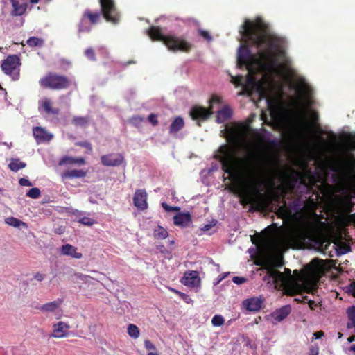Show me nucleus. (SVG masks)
<instances>
[{
    "mask_svg": "<svg viewBox=\"0 0 355 355\" xmlns=\"http://www.w3.org/2000/svg\"><path fill=\"white\" fill-rule=\"evenodd\" d=\"M313 335H314L315 339H320L322 336H324V334L322 331H318L315 332Z\"/></svg>",
    "mask_w": 355,
    "mask_h": 355,
    "instance_id": "obj_56",
    "label": "nucleus"
},
{
    "mask_svg": "<svg viewBox=\"0 0 355 355\" xmlns=\"http://www.w3.org/2000/svg\"><path fill=\"white\" fill-rule=\"evenodd\" d=\"M38 110L40 113L46 115L57 116L60 114V109L53 107L52 101L49 98H44L39 101Z\"/></svg>",
    "mask_w": 355,
    "mask_h": 355,
    "instance_id": "obj_12",
    "label": "nucleus"
},
{
    "mask_svg": "<svg viewBox=\"0 0 355 355\" xmlns=\"http://www.w3.org/2000/svg\"><path fill=\"white\" fill-rule=\"evenodd\" d=\"M40 190L38 188L33 187L29 189L26 193V196L31 198L36 199L40 196Z\"/></svg>",
    "mask_w": 355,
    "mask_h": 355,
    "instance_id": "obj_37",
    "label": "nucleus"
},
{
    "mask_svg": "<svg viewBox=\"0 0 355 355\" xmlns=\"http://www.w3.org/2000/svg\"><path fill=\"white\" fill-rule=\"evenodd\" d=\"M39 83L44 89L59 91L69 88L71 85V80L66 76L49 72L40 78Z\"/></svg>",
    "mask_w": 355,
    "mask_h": 355,
    "instance_id": "obj_5",
    "label": "nucleus"
},
{
    "mask_svg": "<svg viewBox=\"0 0 355 355\" xmlns=\"http://www.w3.org/2000/svg\"><path fill=\"white\" fill-rule=\"evenodd\" d=\"M248 126L244 125H240L236 130V133L238 135L244 134L247 131Z\"/></svg>",
    "mask_w": 355,
    "mask_h": 355,
    "instance_id": "obj_48",
    "label": "nucleus"
},
{
    "mask_svg": "<svg viewBox=\"0 0 355 355\" xmlns=\"http://www.w3.org/2000/svg\"><path fill=\"white\" fill-rule=\"evenodd\" d=\"M217 159L221 164L222 170L228 174L227 179L236 181L245 176L257 191L261 185V178L273 173L275 159L268 153H248L243 157L237 156L235 148L225 144L218 148Z\"/></svg>",
    "mask_w": 355,
    "mask_h": 355,
    "instance_id": "obj_2",
    "label": "nucleus"
},
{
    "mask_svg": "<svg viewBox=\"0 0 355 355\" xmlns=\"http://www.w3.org/2000/svg\"><path fill=\"white\" fill-rule=\"evenodd\" d=\"M200 282L198 272L196 270L187 271L184 273L182 283L186 286L193 287Z\"/></svg>",
    "mask_w": 355,
    "mask_h": 355,
    "instance_id": "obj_17",
    "label": "nucleus"
},
{
    "mask_svg": "<svg viewBox=\"0 0 355 355\" xmlns=\"http://www.w3.org/2000/svg\"><path fill=\"white\" fill-rule=\"evenodd\" d=\"M89 123V118L87 116H75L72 119V123L76 126H85Z\"/></svg>",
    "mask_w": 355,
    "mask_h": 355,
    "instance_id": "obj_33",
    "label": "nucleus"
},
{
    "mask_svg": "<svg viewBox=\"0 0 355 355\" xmlns=\"http://www.w3.org/2000/svg\"><path fill=\"white\" fill-rule=\"evenodd\" d=\"M308 297L307 296H303L302 297V302H306V301L308 302Z\"/></svg>",
    "mask_w": 355,
    "mask_h": 355,
    "instance_id": "obj_64",
    "label": "nucleus"
},
{
    "mask_svg": "<svg viewBox=\"0 0 355 355\" xmlns=\"http://www.w3.org/2000/svg\"><path fill=\"white\" fill-rule=\"evenodd\" d=\"M33 135L37 142L49 141L52 139L53 135L49 133L44 128L35 127L33 130Z\"/></svg>",
    "mask_w": 355,
    "mask_h": 355,
    "instance_id": "obj_18",
    "label": "nucleus"
},
{
    "mask_svg": "<svg viewBox=\"0 0 355 355\" xmlns=\"http://www.w3.org/2000/svg\"><path fill=\"white\" fill-rule=\"evenodd\" d=\"M130 121L133 124L137 125L143 122L144 121V118L143 116L136 115L133 116Z\"/></svg>",
    "mask_w": 355,
    "mask_h": 355,
    "instance_id": "obj_45",
    "label": "nucleus"
},
{
    "mask_svg": "<svg viewBox=\"0 0 355 355\" xmlns=\"http://www.w3.org/2000/svg\"><path fill=\"white\" fill-rule=\"evenodd\" d=\"M87 175V171L80 169L68 170L62 173V178H85Z\"/></svg>",
    "mask_w": 355,
    "mask_h": 355,
    "instance_id": "obj_25",
    "label": "nucleus"
},
{
    "mask_svg": "<svg viewBox=\"0 0 355 355\" xmlns=\"http://www.w3.org/2000/svg\"><path fill=\"white\" fill-rule=\"evenodd\" d=\"M222 103V98L217 96V95H212L210 100H209V106L213 105V104L218 103L220 104Z\"/></svg>",
    "mask_w": 355,
    "mask_h": 355,
    "instance_id": "obj_42",
    "label": "nucleus"
},
{
    "mask_svg": "<svg viewBox=\"0 0 355 355\" xmlns=\"http://www.w3.org/2000/svg\"><path fill=\"white\" fill-rule=\"evenodd\" d=\"M352 149L355 150V139L352 141Z\"/></svg>",
    "mask_w": 355,
    "mask_h": 355,
    "instance_id": "obj_63",
    "label": "nucleus"
},
{
    "mask_svg": "<svg viewBox=\"0 0 355 355\" xmlns=\"http://www.w3.org/2000/svg\"><path fill=\"white\" fill-rule=\"evenodd\" d=\"M284 264L282 257H276L270 261H264L261 266L266 270L265 279H272L274 284L285 282L286 277L284 274L277 270V268H281Z\"/></svg>",
    "mask_w": 355,
    "mask_h": 355,
    "instance_id": "obj_7",
    "label": "nucleus"
},
{
    "mask_svg": "<svg viewBox=\"0 0 355 355\" xmlns=\"http://www.w3.org/2000/svg\"><path fill=\"white\" fill-rule=\"evenodd\" d=\"M192 222L191 216L189 212L180 213L173 217V223L176 226L186 227L189 226Z\"/></svg>",
    "mask_w": 355,
    "mask_h": 355,
    "instance_id": "obj_16",
    "label": "nucleus"
},
{
    "mask_svg": "<svg viewBox=\"0 0 355 355\" xmlns=\"http://www.w3.org/2000/svg\"><path fill=\"white\" fill-rule=\"evenodd\" d=\"M229 275V272H226V273H223V274H221L218 277V280H217V283H219L222 280H223L227 275Z\"/></svg>",
    "mask_w": 355,
    "mask_h": 355,
    "instance_id": "obj_57",
    "label": "nucleus"
},
{
    "mask_svg": "<svg viewBox=\"0 0 355 355\" xmlns=\"http://www.w3.org/2000/svg\"><path fill=\"white\" fill-rule=\"evenodd\" d=\"M211 227H212V225H210V224H207V225H205L202 228V230H204V231H207V230H210Z\"/></svg>",
    "mask_w": 355,
    "mask_h": 355,
    "instance_id": "obj_60",
    "label": "nucleus"
},
{
    "mask_svg": "<svg viewBox=\"0 0 355 355\" xmlns=\"http://www.w3.org/2000/svg\"><path fill=\"white\" fill-rule=\"evenodd\" d=\"M348 291L355 297V281L349 284Z\"/></svg>",
    "mask_w": 355,
    "mask_h": 355,
    "instance_id": "obj_52",
    "label": "nucleus"
},
{
    "mask_svg": "<svg viewBox=\"0 0 355 355\" xmlns=\"http://www.w3.org/2000/svg\"><path fill=\"white\" fill-rule=\"evenodd\" d=\"M162 207L168 211H180V208L179 207H173L168 205L166 202H163L162 204Z\"/></svg>",
    "mask_w": 355,
    "mask_h": 355,
    "instance_id": "obj_46",
    "label": "nucleus"
},
{
    "mask_svg": "<svg viewBox=\"0 0 355 355\" xmlns=\"http://www.w3.org/2000/svg\"><path fill=\"white\" fill-rule=\"evenodd\" d=\"M355 166V163L353 159H345L342 163V169L346 171H352Z\"/></svg>",
    "mask_w": 355,
    "mask_h": 355,
    "instance_id": "obj_34",
    "label": "nucleus"
},
{
    "mask_svg": "<svg viewBox=\"0 0 355 355\" xmlns=\"http://www.w3.org/2000/svg\"><path fill=\"white\" fill-rule=\"evenodd\" d=\"M148 121L153 125V126H156L158 124V120H157V114H150L149 116H148Z\"/></svg>",
    "mask_w": 355,
    "mask_h": 355,
    "instance_id": "obj_43",
    "label": "nucleus"
},
{
    "mask_svg": "<svg viewBox=\"0 0 355 355\" xmlns=\"http://www.w3.org/2000/svg\"><path fill=\"white\" fill-rule=\"evenodd\" d=\"M309 175V182H306L305 178V173L298 172L297 171H293L288 175V187L291 189L293 190L295 187L298 184V187H303L304 191L306 193H309L313 189V186L315 183V178L314 176L311 175L310 172L307 173Z\"/></svg>",
    "mask_w": 355,
    "mask_h": 355,
    "instance_id": "obj_6",
    "label": "nucleus"
},
{
    "mask_svg": "<svg viewBox=\"0 0 355 355\" xmlns=\"http://www.w3.org/2000/svg\"><path fill=\"white\" fill-rule=\"evenodd\" d=\"M21 60L17 55H9L2 61L1 68L2 71L9 76L12 80L19 79Z\"/></svg>",
    "mask_w": 355,
    "mask_h": 355,
    "instance_id": "obj_8",
    "label": "nucleus"
},
{
    "mask_svg": "<svg viewBox=\"0 0 355 355\" xmlns=\"http://www.w3.org/2000/svg\"><path fill=\"white\" fill-rule=\"evenodd\" d=\"M144 346L147 350H155L156 349L155 345L149 340H146L144 341Z\"/></svg>",
    "mask_w": 355,
    "mask_h": 355,
    "instance_id": "obj_47",
    "label": "nucleus"
},
{
    "mask_svg": "<svg viewBox=\"0 0 355 355\" xmlns=\"http://www.w3.org/2000/svg\"><path fill=\"white\" fill-rule=\"evenodd\" d=\"M248 83L256 87V89L260 98H267V101L268 103H270V100L268 98V92L267 89L266 88L264 83L263 81H257L256 82L252 77H248Z\"/></svg>",
    "mask_w": 355,
    "mask_h": 355,
    "instance_id": "obj_15",
    "label": "nucleus"
},
{
    "mask_svg": "<svg viewBox=\"0 0 355 355\" xmlns=\"http://www.w3.org/2000/svg\"><path fill=\"white\" fill-rule=\"evenodd\" d=\"M319 353V348L318 347H312L310 349L309 355H318Z\"/></svg>",
    "mask_w": 355,
    "mask_h": 355,
    "instance_id": "obj_54",
    "label": "nucleus"
},
{
    "mask_svg": "<svg viewBox=\"0 0 355 355\" xmlns=\"http://www.w3.org/2000/svg\"><path fill=\"white\" fill-rule=\"evenodd\" d=\"M128 334L132 338L136 339L140 335V331L138 327L134 324H130L127 328Z\"/></svg>",
    "mask_w": 355,
    "mask_h": 355,
    "instance_id": "obj_30",
    "label": "nucleus"
},
{
    "mask_svg": "<svg viewBox=\"0 0 355 355\" xmlns=\"http://www.w3.org/2000/svg\"><path fill=\"white\" fill-rule=\"evenodd\" d=\"M169 290H170L171 292H173V293H175V294H177V295H179V293H180V291H178V290H176V289H175V288H169Z\"/></svg>",
    "mask_w": 355,
    "mask_h": 355,
    "instance_id": "obj_62",
    "label": "nucleus"
},
{
    "mask_svg": "<svg viewBox=\"0 0 355 355\" xmlns=\"http://www.w3.org/2000/svg\"><path fill=\"white\" fill-rule=\"evenodd\" d=\"M241 79V76L232 78V82L235 84L240 85Z\"/></svg>",
    "mask_w": 355,
    "mask_h": 355,
    "instance_id": "obj_59",
    "label": "nucleus"
},
{
    "mask_svg": "<svg viewBox=\"0 0 355 355\" xmlns=\"http://www.w3.org/2000/svg\"><path fill=\"white\" fill-rule=\"evenodd\" d=\"M34 278L38 282H42L44 279V275L40 272H36L34 275Z\"/></svg>",
    "mask_w": 355,
    "mask_h": 355,
    "instance_id": "obj_55",
    "label": "nucleus"
},
{
    "mask_svg": "<svg viewBox=\"0 0 355 355\" xmlns=\"http://www.w3.org/2000/svg\"><path fill=\"white\" fill-rule=\"evenodd\" d=\"M101 164L105 166H119L124 162V157L120 153H110L101 157Z\"/></svg>",
    "mask_w": 355,
    "mask_h": 355,
    "instance_id": "obj_10",
    "label": "nucleus"
},
{
    "mask_svg": "<svg viewBox=\"0 0 355 355\" xmlns=\"http://www.w3.org/2000/svg\"><path fill=\"white\" fill-rule=\"evenodd\" d=\"M213 114V107L205 108L202 106L195 105L190 110L191 119L197 121L198 126H201L200 121H205Z\"/></svg>",
    "mask_w": 355,
    "mask_h": 355,
    "instance_id": "obj_9",
    "label": "nucleus"
},
{
    "mask_svg": "<svg viewBox=\"0 0 355 355\" xmlns=\"http://www.w3.org/2000/svg\"><path fill=\"white\" fill-rule=\"evenodd\" d=\"M245 281H246V279L244 277H241L236 276L232 278V282L236 284H241L244 283Z\"/></svg>",
    "mask_w": 355,
    "mask_h": 355,
    "instance_id": "obj_50",
    "label": "nucleus"
},
{
    "mask_svg": "<svg viewBox=\"0 0 355 355\" xmlns=\"http://www.w3.org/2000/svg\"><path fill=\"white\" fill-rule=\"evenodd\" d=\"M75 144L76 146L85 148L87 150V153L88 154H90L93 150L92 145L89 141H77Z\"/></svg>",
    "mask_w": 355,
    "mask_h": 355,
    "instance_id": "obj_35",
    "label": "nucleus"
},
{
    "mask_svg": "<svg viewBox=\"0 0 355 355\" xmlns=\"http://www.w3.org/2000/svg\"><path fill=\"white\" fill-rule=\"evenodd\" d=\"M243 37L246 42L259 49L258 58L253 55L248 46L242 45L238 52L237 64L246 67L252 72L257 64L264 71H275L277 58L284 55V40L270 32L269 26L261 19L255 21L246 19L243 25Z\"/></svg>",
    "mask_w": 355,
    "mask_h": 355,
    "instance_id": "obj_1",
    "label": "nucleus"
},
{
    "mask_svg": "<svg viewBox=\"0 0 355 355\" xmlns=\"http://www.w3.org/2000/svg\"><path fill=\"white\" fill-rule=\"evenodd\" d=\"M62 303V300L58 299V300L46 303L42 305L38 308V309L42 312H55L56 310H58L60 308Z\"/></svg>",
    "mask_w": 355,
    "mask_h": 355,
    "instance_id": "obj_24",
    "label": "nucleus"
},
{
    "mask_svg": "<svg viewBox=\"0 0 355 355\" xmlns=\"http://www.w3.org/2000/svg\"><path fill=\"white\" fill-rule=\"evenodd\" d=\"M198 33L200 36L204 37L207 41H211L212 39V37L209 34V33L205 30H199Z\"/></svg>",
    "mask_w": 355,
    "mask_h": 355,
    "instance_id": "obj_44",
    "label": "nucleus"
},
{
    "mask_svg": "<svg viewBox=\"0 0 355 355\" xmlns=\"http://www.w3.org/2000/svg\"><path fill=\"white\" fill-rule=\"evenodd\" d=\"M308 304H309L310 309H311V310H315V308L318 306V303H316L315 301L311 300H308Z\"/></svg>",
    "mask_w": 355,
    "mask_h": 355,
    "instance_id": "obj_53",
    "label": "nucleus"
},
{
    "mask_svg": "<svg viewBox=\"0 0 355 355\" xmlns=\"http://www.w3.org/2000/svg\"><path fill=\"white\" fill-rule=\"evenodd\" d=\"M12 6L11 14L12 16H21L26 10V3L24 2H19V0H10Z\"/></svg>",
    "mask_w": 355,
    "mask_h": 355,
    "instance_id": "obj_23",
    "label": "nucleus"
},
{
    "mask_svg": "<svg viewBox=\"0 0 355 355\" xmlns=\"http://www.w3.org/2000/svg\"><path fill=\"white\" fill-rule=\"evenodd\" d=\"M307 233L303 229H295L291 232L287 236V240L289 243L295 245L297 247L302 245L306 239Z\"/></svg>",
    "mask_w": 355,
    "mask_h": 355,
    "instance_id": "obj_11",
    "label": "nucleus"
},
{
    "mask_svg": "<svg viewBox=\"0 0 355 355\" xmlns=\"http://www.w3.org/2000/svg\"><path fill=\"white\" fill-rule=\"evenodd\" d=\"M225 322L224 318L220 315H216L212 318L211 323L215 327H220Z\"/></svg>",
    "mask_w": 355,
    "mask_h": 355,
    "instance_id": "obj_36",
    "label": "nucleus"
},
{
    "mask_svg": "<svg viewBox=\"0 0 355 355\" xmlns=\"http://www.w3.org/2000/svg\"><path fill=\"white\" fill-rule=\"evenodd\" d=\"M291 312V307L290 305H285L272 313V317L277 322H281L284 320Z\"/></svg>",
    "mask_w": 355,
    "mask_h": 355,
    "instance_id": "obj_20",
    "label": "nucleus"
},
{
    "mask_svg": "<svg viewBox=\"0 0 355 355\" xmlns=\"http://www.w3.org/2000/svg\"><path fill=\"white\" fill-rule=\"evenodd\" d=\"M26 44L31 47L42 46L44 44V40L42 38L31 37L27 40Z\"/></svg>",
    "mask_w": 355,
    "mask_h": 355,
    "instance_id": "obj_32",
    "label": "nucleus"
},
{
    "mask_svg": "<svg viewBox=\"0 0 355 355\" xmlns=\"http://www.w3.org/2000/svg\"><path fill=\"white\" fill-rule=\"evenodd\" d=\"M85 55L90 60L94 61L96 60L95 52L92 48H87L85 49Z\"/></svg>",
    "mask_w": 355,
    "mask_h": 355,
    "instance_id": "obj_38",
    "label": "nucleus"
},
{
    "mask_svg": "<svg viewBox=\"0 0 355 355\" xmlns=\"http://www.w3.org/2000/svg\"><path fill=\"white\" fill-rule=\"evenodd\" d=\"M79 223L87 226H92L95 223V220L89 217H83L79 220Z\"/></svg>",
    "mask_w": 355,
    "mask_h": 355,
    "instance_id": "obj_39",
    "label": "nucleus"
},
{
    "mask_svg": "<svg viewBox=\"0 0 355 355\" xmlns=\"http://www.w3.org/2000/svg\"><path fill=\"white\" fill-rule=\"evenodd\" d=\"M85 164V160L83 157H73L69 156H65L62 157L59 164L64 165V164H78L83 165Z\"/></svg>",
    "mask_w": 355,
    "mask_h": 355,
    "instance_id": "obj_26",
    "label": "nucleus"
},
{
    "mask_svg": "<svg viewBox=\"0 0 355 355\" xmlns=\"http://www.w3.org/2000/svg\"><path fill=\"white\" fill-rule=\"evenodd\" d=\"M148 195L145 189L136 190L133 197V204L139 209L144 211L148 208Z\"/></svg>",
    "mask_w": 355,
    "mask_h": 355,
    "instance_id": "obj_13",
    "label": "nucleus"
},
{
    "mask_svg": "<svg viewBox=\"0 0 355 355\" xmlns=\"http://www.w3.org/2000/svg\"><path fill=\"white\" fill-rule=\"evenodd\" d=\"M232 108L229 106H225L217 112L216 121L218 123H224L232 117Z\"/></svg>",
    "mask_w": 355,
    "mask_h": 355,
    "instance_id": "obj_21",
    "label": "nucleus"
},
{
    "mask_svg": "<svg viewBox=\"0 0 355 355\" xmlns=\"http://www.w3.org/2000/svg\"><path fill=\"white\" fill-rule=\"evenodd\" d=\"M245 200L252 205H256L257 202V200L254 196V194L251 193H248L245 194Z\"/></svg>",
    "mask_w": 355,
    "mask_h": 355,
    "instance_id": "obj_40",
    "label": "nucleus"
},
{
    "mask_svg": "<svg viewBox=\"0 0 355 355\" xmlns=\"http://www.w3.org/2000/svg\"><path fill=\"white\" fill-rule=\"evenodd\" d=\"M19 183L21 186L31 187L32 183L26 178H21L19 180Z\"/></svg>",
    "mask_w": 355,
    "mask_h": 355,
    "instance_id": "obj_49",
    "label": "nucleus"
},
{
    "mask_svg": "<svg viewBox=\"0 0 355 355\" xmlns=\"http://www.w3.org/2000/svg\"><path fill=\"white\" fill-rule=\"evenodd\" d=\"M70 328L69 325L64 322H58L53 325V332L51 337L60 338L66 337L68 335L67 331Z\"/></svg>",
    "mask_w": 355,
    "mask_h": 355,
    "instance_id": "obj_14",
    "label": "nucleus"
},
{
    "mask_svg": "<svg viewBox=\"0 0 355 355\" xmlns=\"http://www.w3.org/2000/svg\"><path fill=\"white\" fill-rule=\"evenodd\" d=\"M178 295L181 297L182 300H183L187 303H189L191 301L190 297L184 293L180 291Z\"/></svg>",
    "mask_w": 355,
    "mask_h": 355,
    "instance_id": "obj_51",
    "label": "nucleus"
},
{
    "mask_svg": "<svg viewBox=\"0 0 355 355\" xmlns=\"http://www.w3.org/2000/svg\"><path fill=\"white\" fill-rule=\"evenodd\" d=\"M61 253L63 255L71 256L76 259H80L83 257L82 253L77 252V248L71 244L63 245L61 248Z\"/></svg>",
    "mask_w": 355,
    "mask_h": 355,
    "instance_id": "obj_22",
    "label": "nucleus"
},
{
    "mask_svg": "<svg viewBox=\"0 0 355 355\" xmlns=\"http://www.w3.org/2000/svg\"><path fill=\"white\" fill-rule=\"evenodd\" d=\"M5 223L12 227H19L20 226H23L24 227H27V225L26 223L20 220L19 219L15 218V217H8L5 219Z\"/></svg>",
    "mask_w": 355,
    "mask_h": 355,
    "instance_id": "obj_29",
    "label": "nucleus"
},
{
    "mask_svg": "<svg viewBox=\"0 0 355 355\" xmlns=\"http://www.w3.org/2000/svg\"><path fill=\"white\" fill-rule=\"evenodd\" d=\"M26 166V164L24 162L20 161L18 158H12L10 162L8 164V168L10 171L17 172L20 169L24 168Z\"/></svg>",
    "mask_w": 355,
    "mask_h": 355,
    "instance_id": "obj_28",
    "label": "nucleus"
},
{
    "mask_svg": "<svg viewBox=\"0 0 355 355\" xmlns=\"http://www.w3.org/2000/svg\"><path fill=\"white\" fill-rule=\"evenodd\" d=\"M101 11L94 12L87 8L82 14L80 20L78 24V31L81 33H89L92 26L98 24L101 16L110 23L117 25L121 21V13L118 10L114 0H98Z\"/></svg>",
    "mask_w": 355,
    "mask_h": 355,
    "instance_id": "obj_3",
    "label": "nucleus"
},
{
    "mask_svg": "<svg viewBox=\"0 0 355 355\" xmlns=\"http://www.w3.org/2000/svg\"><path fill=\"white\" fill-rule=\"evenodd\" d=\"M184 126V121L180 116L176 117L169 127L170 134H176Z\"/></svg>",
    "mask_w": 355,
    "mask_h": 355,
    "instance_id": "obj_27",
    "label": "nucleus"
},
{
    "mask_svg": "<svg viewBox=\"0 0 355 355\" xmlns=\"http://www.w3.org/2000/svg\"><path fill=\"white\" fill-rule=\"evenodd\" d=\"M147 33L152 40L162 42L169 51L189 53L193 48V44L183 36L179 37L174 34L164 35L159 26L150 27Z\"/></svg>",
    "mask_w": 355,
    "mask_h": 355,
    "instance_id": "obj_4",
    "label": "nucleus"
},
{
    "mask_svg": "<svg viewBox=\"0 0 355 355\" xmlns=\"http://www.w3.org/2000/svg\"><path fill=\"white\" fill-rule=\"evenodd\" d=\"M347 341L349 343H353L354 341H355V335H352V336H349L347 338Z\"/></svg>",
    "mask_w": 355,
    "mask_h": 355,
    "instance_id": "obj_61",
    "label": "nucleus"
},
{
    "mask_svg": "<svg viewBox=\"0 0 355 355\" xmlns=\"http://www.w3.org/2000/svg\"><path fill=\"white\" fill-rule=\"evenodd\" d=\"M243 306L249 311H258L261 309L263 301L257 297L247 299L243 302Z\"/></svg>",
    "mask_w": 355,
    "mask_h": 355,
    "instance_id": "obj_19",
    "label": "nucleus"
},
{
    "mask_svg": "<svg viewBox=\"0 0 355 355\" xmlns=\"http://www.w3.org/2000/svg\"><path fill=\"white\" fill-rule=\"evenodd\" d=\"M311 114L312 115L313 119L315 121H317L318 120V119H319L318 114L315 111H313V110L311 111Z\"/></svg>",
    "mask_w": 355,
    "mask_h": 355,
    "instance_id": "obj_58",
    "label": "nucleus"
},
{
    "mask_svg": "<svg viewBox=\"0 0 355 355\" xmlns=\"http://www.w3.org/2000/svg\"><path fill=\"white\" fill-rule=\"evenodd\" d=\"M284 276L286 277V281L284 283L276 284L277 285L286 284L290 280L293 279V277L291 275V270L288 268H284Z\"/></svg>",
    "mask_w": 355,
    "mask_h": 355,
    "instance_id": "obj_41",
    "label": "nucleus"
},
{
    "mask_svg": "<svg viewBox=\"0 0 355 355\" xmlns=\"http://www.w3.org/2000/svg\"><path fill=\"white\" fill-rule=\"evenodd\" d=\"M168 235V232L162 226H158L154 231V237L157 239H164Z\"/></svg>",
    "mask_w": 355,
    "mask_h": 355,
    "instance_id": "obj_31",
    "label": "nucleus"
}]
</instances>
